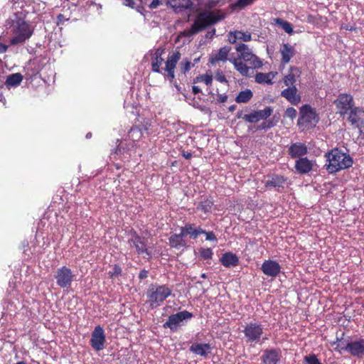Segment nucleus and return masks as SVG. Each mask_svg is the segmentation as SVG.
Returning <instances> with one entry per match:
<instances>
[{
  "label": "nucleus",
  "instance_id": "39448f33",
  "mask_svg": "<svg viewBox=\"0 0 364 364\" xmlns=\"http://www.w3.org/2000/svg\"><path fill=\"white\" fill-rule=\"evenodd\" d=\"M325 164L327 172L335 174L337 172L350 168L353 164L352 157L338 148H335L325 154Z\"/></svg>",
  "mask_w": 364,
  "mask_h": 364
},
{
  "label": "nucleus",
  "instance_id": "5701e85b",
  "mask_svg": "<svg viewBox=\"0 0 364 364\" xmlns=\"http://www.w3.org/2000/svg\"><path fill=\"white\" fill-rule=\"evenodd\" d=\"M163 53L164 49L157 48L152 55L151 70L154 73H161V65L164 62Z\"/></svg>",
  "mask_w": 364,
  "mask_h": 364
},
{
  "label": "nucleus",
  "instance_id": "3c124183",
  "mask_svg": "<svg viewBox=\"0 0 364 364\" xmlns=\"http://www.w3.org/2000/svg\"><path fill=\"white\" fill-rule=\"evenodd\" d=\"M161 4V0H152L151 4L149 5V9H155Z\"/></svg>",
  "mask_w": 364,
  "mask_h": 364
},
{
  "label": "nucleus",
  "instance_id": "f8f14e48",
  "mask_svg": "<svg viewBox=\"0 0 364 364\" xmlns=\"http://www.w3.org/2000/svg\"><path fill=\"white\" fill-rule=\"evenodd\" d=\"M181 54L179 51H173L168 55L165 62V68H163L164 70V75L171 82L175 78L174 70L178 62L181 59Z\"/></svg>",
  "mask_w": 364,
  "mask_h": 364
},
{
  "label": "nucleus",
  "instance_id": "f257e3e1",
  "mask_svg": "<svg viewBox=\"0 0 364 364\" xmlns=\"http://www.w3.org/2000/svg\"><path fill=\"white\" fill-rule=\"evenodd\" d=\"M27 14L28 12L21 7L20 11H15L8 19V24L13 34L10 40L11 45L21 44L33 35V29L26 21Z\"/></svg>",
  "mask_w": 364,
  "mask_h": 364
},
{
  "label": "nucleus",
  "instance_id": "9b49d317",
  "mask_svg": "<svg viewBox=\"0 0 364 364\" xmlns=\"http://www.w3.org/2000/svg\"><path fill=\"white\" fill-rule=\"evenodd\" d=\"M74 277L72 270L66 266L58 268L55 274L57 284L63 289L70 287Z\"/></svg>",
  "mask_w": 364,
  "mask_h": 364
},
{
  "label": "nucleus",
  "instance_id": "09e8293b",
  "mask_svg": "<svg viewBox=\"0 0 364 364\" xmlns=\"http://www.w3.org/2000/svg\"><path fill=\"white\" fill-rule=\"evenodd\" d=\"M275 125V123L269 119V120H266L264 122H263L259 127H258V129H270L272 127H273Z\"/></svg>",
  "mask_w": 364,
  "mask_h": 364
},
{
  "label": "nucleus",
  "instance_id": "c9c22d12",
  "mask_svg": "<svg viewBox=\"0 0 364 364\" xmlns=\"http://www.w3.org/2000/svg\"><path fill=\"white\" fill-rule=\"evenodd\" d=\"M274 24L281 26L283 30L288 34H291L294 32L291 23L280 18H274Z\"/></svg>",
  "mask_w": 364,
  "mask_h": 364
},
{
  "label": "nucleus",
  "instance_id": "72a5a7b5",
  "mask_svg": "<svg viewBox=\"0 0 364 364\" xmlns=\"http://www.w3.org/2000/svg\"><path fill=\"white\" fill-rule=\"evenodd\" d=\"M274 76V75L272 73H258L255 75V81L257 83L272 84V79H273Z\"/></svg>",
  "mask_w": 364,
  "mask_h": 364
},
{
  "label": "nucleus",
  "instance_id": "ea45409f",
  "mask_svg": "<svg viewBox=\"0 0 364 364\" xmlns=\"http://www.w3.org/2000/svg\"><path fill=\"white\" fill-rule=\"evenodd\" d=\"M257 0H237L234 4V7L239 9H244L245 8L252 5Z\"/></svg>",
  "mask_w": 364,
  "mask_h": 364
},
{
  "label": "nucleus",
  "instance_id": "2eb2a0df",
  "mask_svg": "<svg viewBox=\"0 0 364 364\" xmlns=\"http://www.w3.org/2000/svg\"><path fill=\"white\" fill-rule=\"evenodd\" d=\"M105 341L106 338L104 329L100 326H95L90 339L91 346L94 350L100 351L105 348Z\"/></svg>",
  "mask_w": 364,
  "mask_h": 364
},
{
  "label": "nucleus",
  "instance_id": "2f4dec72",
  "mask_svg": "<svg viewBox=\"0 0 364 364\" xmlns=\"http://www.w3.org/2000/svg\"><path fill=\"white\" fill-rule=\"evenodd\" d=\"M213 206V200L210 198H205L198 203V205L196 207V210L203 212L205 215H208L212 213Z\"/></svg>",
  "mask_w": 364,
  "mask_h": 364
},
{
  "label": "nucleus",
  "instance_id": "13d9d810",
  "mask_svg": "<svg viewBox=\"0 0 364 364\" xmlns=\"http://www.w3.org/2000/svg\"><path fill=\"white\" fill-rule=\"evenodd\" d=\"M192 90L195 95L198 94L201 92L200 88L198 86H196V85H193L192 87Z\"/></svg>",
  "mask_w": 364,
  "mask_h": 364
},
{
  "label": "nucleus",
  "instance_id": "4c0bfd02",
  "mask_svg": "<svg viewBox=\"0 0 364 364\" xmlns=\"http://www.w3.org/2000/svg\"><path fill=\"white\" fill-rule=\"evenodd\" d=\"M258 119H267L273 112L271 107H266L264 109L256 111Z\"/></svg>",
  "mask_w": 364,
  "mask_h": 364
},
{
  "label": "nucleus",
  "instance_id": "4468645a",
  "mask_svg": "<svg viewBox=\"0 0 364 364\" xmlns=\"http://www.w3.org/2000/svg\"><path fill=\"white\" fill-rule=\"evenodd\" d=\"M264 181L267 188H274L276 191L282 193L285 189L287 178L279 174H272L266 176Z\"/></svg>",
  "mask_w": 364,
  "mask_h": 364
},
{
  "label": "nucleus",
  "instance_id": "aec40b11",
  "mask_svg": "<svg viewBox=\"0 0 364 364\" xmlns=\"http://www.w3.org/2000/svg\"><path fill=\"white\" fill-rule=\"evenodd\" d=\"M313 166L314 163L312 161L306 157H303L296 161L294 168L299 174H306L312 170Z\"/></svg>",
  "mask_w": 364,
  "mask_h": 364
},
{
  "label": "nucleus",
  "instance_id": "6e6d98bb",
  "mask_svg": "<svg viewBox=\"0 0 364 364\" xmlns=\"http://www.w3.org/2000/svg\"><path fill=\"white\" fill-rule=\"evenodd\" d=\"M57 20H58L57 23L60 24V23H63V21H65L66 19L65 18L64 15L60 14L58 15Z\"/></svg>",
  "mask_w": 364,
  "mask_h": 364
},
{
  "label": "nucleus",
  "instance_id": "680f3d73",
  "mask_svg": "<svg viewBox=\"0 0 364 364\" xmlns=\"http://www.w3.org/2000/svg\"><path fill=\"white\" fill-rule=\"evenodd\" d=\"M14 364H27V363L26 362H24V361H18V362H17V363H16Z\"/></svg>",
  "mask_w": 364,
  "mask_h": 364
},
{
  "label": "nucleus",
  "instance_id": "473e14b6",
  "mask_svg": "<svg viewBox=\"0 0 364 364\" xmlns=\"http://www.w3.org/2000/svg\"><path fill=\"white\" fill-rule=\"evenodd\" d=\"M253 97V93L250 89L240 91L237 97H235V102L237 103H247Z\"/></svg>",
  "mask_w": 364,
  "mask_h": 364
},
{
  "label": "nucleus",
  "instance_id": "1a4fd4ad",
  "mask_svg": "<svg viewBox=\"0 0 364 364\" xmlns=\"http://www.w3.org/2000/svg\"><path fill=\"white\" fill-rule=\"evenodd\" d=\"M242 332L247 343H257L264 333V326L258 322H250L245 326Z\"/></svg>",
  "mask_w": 364,
  "mask_h": 364
},
{
  "label": "nucleus",
  "instance_id": "bf43d9fd",
  "mask_svg": "<svg viewBox=\"0 0 364 364\" xmlns=\"http://www.w3.org/2000/svg\"><path fill=\"white\" fill-rule=\"evenodd\" d=\"M215 29L213 28L212 31L208 32L206 36L212 38L213 36H215Z\"/></svg>",
  "mask_w": 364,
  "mask_h": 364
},
{
  "label": "nucleus",
  "instance_id": "0e129e2a",
  "mask_svg": "<svg viewBox=\"0 0 364 364\" xmlns=\"http://www.w3.org/2000/svg\"><path fill=\"white\" fill-rule=\"evenodd\" d=\"M234 109H235V106H232L230 107V110H234Z\"/></svg>",
  "mask_w": 364,
  "mask_h": 364
},
{
  "label": "nucleus",
  "instance_id": "a18cd8bd",
  "mask_svg": "<svg viewBox=\"0 0 364 364\" xmlns=\"http://www.w3.org/2000/svg\"><path fill=\"white\" fill-rule=\"evenodd\" d=\"M297 112L294 107H288L285 112H284V117L289 118L291 119H294L296 117Z\"/></svg>",
  "mask_w": 364,
  "mask_h": 364
},
{
  "label": "nucleus",
  "instance_id": "69168bd1",
  "mask_svg": "<svg viewBox=\"0 0 364 364\" xmlns=\"http://www.w3.org/2000/svg\"><path fill=\"white\" fill-rule=\"evenodd\" d=\"M241 114H242V112L238 113V114H237V117H238V118H240V117H241Z\"/></svg>",
  "mask_w": 364,
  "mask_h": 364
},
{
  "label": "nucleus",
  "instance_id": "423d86ee",
  "mask_svg": "<svg viewBox=\"0 0 364 364\" xmlns=\"http://www.w3.org/2000/svg\"><path fill=\"white\" fill-rule=\"evenodd\" d=\"M319 121V117L314 108L306 104L299 108V117L297 120V126L301 131L308 130L316 127Z\"/></svg>",
  "mask_w": 364,
  "mask_h": 364
},
{
  "label": "nucleus",
  "instance_id": "20e7f679",
  "mask_svg": "<svg viewBox=\"0 0 364 364\" xmlns=\"http://www.w3.org/2000/svg\"><path fill=\"white\" fill-rule=\"evenodd\" d=\"M225 16L220 11H202L199 13L190 28L184 30L181 34L191 37L203 31L206 27L212 26L223 20Z\"/></svg>",
  "mask_w": 364,
  "mask_h": 364
},
{
  "label": "nucleus",
  "instance_id": "6e6552de",
  "mask_svg": "<svg viewBox=\"0 0 364 364\" xmlns=\"http://www.w3.org/2000/svg\"><path fill=\"white\" fill-rule=\"evenodd\" d=\"M130 235L131 237L128 240L129 246L135 249V252L138 255L150 259L151 258V252L147 245V239L140 236L135 230H132Z\"/></svg>",
  "mask_w": 364,
  "mask_h": 364
},
{
  "label": "nucleus",
  "instance_id": "c85d7f7f",
  "mask_svg": "<svg viewBox=\"0 0 364 364\" xmlns=\"http://www.w3.org/2000/svg\"><path fill=\"white\" fill-rule=\"evenodd\" d=\"M168 4L176 12H180L191 9L193 5L191 0H168Z\"/></svg>",
  "mask_w": 364,
  "mask_h": 364
},
{
  "label": "nucleus",
  "instance_id": "412c9836",
  "mask_svg": "<svg viewBox=\"0 0 364 364\" xmlns=\"http://www.w3.org/2000/svg\"><path fill=\"white\" fill-rule=\"evenodd\" d=\"M279 359V349H267L262 356V360L264 364H277Z\"/></svg>",
  "mask_w": 364,
  "mask_h": 364
},
{
  "label": "nucleus",
  "instance_id": "f03ea898",
  "mask_svg": "<svg viewBox=\"0 0 364 364\" xmlns=\"http://www.w3.org/2000/svg\"><path fill=\"white\" fill-rule=\"evenodd\" d=\"M239 53L237 57L233 58L231 62L235 68L243 76H248L250 69L259 68L262 66V60L249 48L245 43H239L236 48Z\"/></svg>",
  "mask_w": 364,
  "mask_h": 364
},
{
  "label": "nucleus",
  "instance_id": "bb28decb",
  "mask_svg": "<svg viewBox=\"0 0 364 364\" xmlns=\"http://www.w3.org/2000/svg\"><path fill=\"white\" fill-rule=\"evenodd\" d=\"M185 235L183 232L181 230V232L178 234H173L169 238V245L175 249H180L181 247L186 246V241L184 239Z\"/></svg>",
  "mask_w": 364,
  "mask_h": 364
},
{
  "label": "nucleus",
  "instance_id": "6ab92c4d",
  "mask_svg": "<svg viewBox=\"0 0 364 364\" xmlns=\"http://www.w3.org/2000/svg\"><path fill=\"white\" fill-rule=\"evenodd\" d=\"M308 152V148L305 144L301 142L293 143L288 149V154L292 159L302 158Z\"/></svg>",
  "mask_w": 364,
  "mask_h": 364
},
{
  "label": "nucleus",
  "instance_id": "b1692460",
  "mask_svg": "<svg viewBox=\"0 0 364 364\" xmlns=\"http://www.w3.org/2000/svg\"><path fill=\"white\" fill-rule=\"evenodd\" d=\"M296 51L294 46L289 43H284L280 49L281 60L284 64L289 63L290 60L295 55Z\"/></svg>",
  "mask_w": 364,
  "mask_h": 364
},
{
  "label": "nucleus",
  "instance_id": "e433bc0d",
  "mask_svg": "<svg viewBox=\"0 0 364 364\" xmlns=\"http://www.w3.org/2000/svg\"><path fill=\"white\" fill-rule=\"evenodd\" d=\"M142 132L139 127H133L131 128L128 133V138L134 142L140 140L142 137Z\"/></svg>",
  "mask_w": 364,
  "mask_h": 364
},
{
  "label": "nucleus",
  "instance_id": "f3484780",
  "mask_svg": "<svg viewBox=\"0 0 364 364\" xmlns=\"http://www.w3.org/2000/svg\"><path fill=\"white\" fill-rule=\"evenodd\" d=\"M261 270L268 277H276L281 272V266L274 260L267 259L262 263Z\"/></svg>",
  "mask_w": 364,
  "mask_h": 364
},
{
  "label": "nucleus",
  "instance_id": "ddd939ff",
  "mask_svg": "<svg viewBox=\"0 0 364 364\" xmlns=\"http://www.w3.org/2000/svg\"><path fill=\"white\" fill-rule=\"evenodd\" d=\"M334 104L341 116H344L353 107V97L349 94L341 93L334 100Z\"/></svg>",
  "mask_w": 364,
  "mask_h": 364
},
{
  "label": "nucleus",
  "instance_id": "49530a36",
  "mask_svg": "<svg viewBox=\"0 0 364 364\" xmlns=\"http://www.w3.org/2000/svg\"><path fill=\"white\" fill-rule=\"evenodd\" d=\"M307 364H322L315 354L309 355L304 358Z\"/></svg>",
  "mask_w": 364,
  "mask_h": 364
},
{
  "label": "nucleus",
  "instance_id": "052dcab7",
  "mask_svg": "<svg viewBox=\"0 0 364 364\" xmlns=\"http://www.w3.org/2000/svg\"><path fill=\"white\" fill-rule=\"evenodd\" d=\"M200 277L203 278V279H206L208 277V276H207V274L205 273H203L200 275Z\"/></svg>",
  "mask_w": 364,
  "mask_h": 364
},
{
  "label": "nucleus",
  "instance_id": "c756f323",
  "mask_svg": "<svg viewBox=\"0 0 364 364\" xmlns=\"http://www.w3.org/2000/svg\"><path fill=\"white\" fill-rule=\"evenodd\" d=\"M345 333H342L341 337L336 336V341L331 342V346L333 347L334 350L337 352H348V348L346 346L348 345L350 341H346L343 339Z\"/></svg>",
  "mask_w": 364,
  "mask_h": 364
},
{
  "label": "nucleus",
  "instance_id": "58836bf2",
  "mask_svg": "<svg viewBox=\"0 0 364 364\" xmlns=\"http://www.w3.org/2000/svg\"><path fill=\"white\" fill-rule=\"evenodd\" d=\"M193 65H194L191 64V62L188 58H183L180 63L179 68L181 72L183 74H186L191 70V67Z\"/></svg>",
  "mask_w": 364,
  "mask_h": 364
},
{
  "label": "nucleus",
  "instance_id": "4be33fe9",
  "mask_svg": "<svg viewBox=\"0 0 364 364\" xmlns=\"http://www.w3.org/2000/svg\"><path fill=\"white\" fill-rule=\"evenodd\" d=\"M181 230L185 237L189 235L192 239L198 238L200 235H202V232H204L201 227H196L194 223H186Z\"/></svg>",
  "mask_w": 364,
  "mask_h": 364
},
{
  "label": "nucleus",
  "instance_id": "864d4df0",
  "mask_svg": "<svg viewBox=\"0 0 364 364\" xmlns=\"http://www.w3.org/2000/svg\"><path fill=\"white\" fill-rule=\"evenodd\" d=\"M228 96L225 95L218 94L217 97V101L220 103H224L227 101Z\"/></svg>",
  "mask_w": 364,
  "mask_h": 364
},
{
  "label": "nucleus",
  "instance_id": "cd10ccee",
  "mask_svg": "<svg viewBox=\"0 0 364 364\" xmlns=\"http://www.w3.org/2000/svg\"><path fill=\"white\" fill-rule=\"evenodd\" d=\"M220 261L225 267H236L239 264V259L237 255L230 252L223 254Z\"/></svg>",
  "mask_w": 364,
  "mask_h": 364
},
{
  "label": "nucleus",
  "instance_id": "f704fd0d",
  "mask_svg": "<svg viewBox=\"0 0 364 364\" xmlns=\"http://www.w3.org/2000/svg\"><path fill=\"white\" fill-rule=\"evenodd\" d=\"M23 80V76L21 73H14L7 77L6 85L7 86H17Z\"/></svg>",
  "mask_w": 364,
  "mask_h": 364
},
{
  "label": "nucleus",
  "instance_id": "c03bdc74",
  "mask_svg": "<svg viewBox=\"0 0 364 364\" xmlns=\"http://www.w3.org/2000/svg\"><path fill=\"white\" fill-rule=\"evenodd\" d=\"M215 79L221 83H228V80L222 70L215 71Z\"/></svg>",
  "mask_w": 364,
  "mask_h": 364
},
{
  "label": "nucleus",
  "instance_id": "a211bd4d",
  "mask_svg": "<svg viewBox=\"0 0 364 364\" xmlns=\"http://www.w3.org/2000/svg\"><path fill=\"white\" fill-rule=\"evenodd\" d=\"M348 121L352 125L360 127L364 125V110L358 107H353L349 113Z\"/></svg>",
  "mask_w": 364,
  "mask_h": 364
},
{
  "label": "nucleus",
  "instance_id": "393cba45",
  "mask_svg": "<svg viewBox=\"0 0 364 364\" xmlns=\"http://www.w3.org/2000/svg\"><path fill=\"white\" fill-rule=\"evenodd\" d=\"M252 35L248 31H235L230 32L228 34V41L230 43L234 44L237 40H241L245 42L250 41Z\"/></svg>",
  "mask_w": 364,
  "mask_h": 364
},
{
  "label": "nucleus",
  "instance_id": "de8ad7c7",
  "mask_svg": "<svg viewBox=\"0 0 364 364\" xmlns=\"http://www.w3.org/2000/svg\"><path fill=\"white\" fill-rule=\"evenodd\" d=\"M197 80L203 81L205 85H209L212 83L213 77L210 75H203L199 77H197Z\"/></svg>",
  "mask_w": 364,
  "mask_h": 364
},
{
  "label": "nucleus",
  "instance_id": "9d476101",
  "mask_svg": "<svg viewBox=\"0 0 364 364\" xmlns=\"http://www.w3.org/2000/svg\"><path fill=\"white\" fill-rule=\"evenodd\" d=\"M193 317L192 313L184 310L168 316V320L163 324L164 328H170L171 331H176L180 326L181 323L185 320L191 319Z\"/></svg>",
  "mask_w": 364,
  "mask_h": 364
},
{
  "label": "nucleus",
  "instance_id": "e2e57ef3",
  "mask_svg": "<svg viewBox=\"0 0 364 364\" xmlns=\"http://www.w3.org/2000/svg\"><path fill=\"white\" fill-rule=\"evenodd\" d=\"M91 136H92V134H91V133H87V134H86V138H90V137H91Z\"/></svg>",
  "mask_w": 364,
  "mask_h": 364
},
{
  "label": "nucleus",
  "instance_id": "a19ab883",
  "mask_svg": "<svg viewBox=\"0 0 364 364\" xmlns=\"http://www.w3.org/2000/svg\"><path fill=\"white\" fill-rule=\"evenodd\" d=\"M200 257L204 259H210L213 255V252L211 248H201L200 250Z\"/></svg>",
  "mask_w": 364,
  "mask_h": 364
},
{
  "label": "nucleus",
  "instance_id": "37998d69",
  "mask_svg": "<svg viewBox=\"0 0 364 364\" xmlns=\"http://www.w3.org/2000/svg\"><path fill=\"white\" fill-rule=\"evenodd\" d=\"M242 118L250 123H256L259 121L256 111L253 113L245 114Z\"/></svg>",
  "mask_w": 364,
  "mask_h": 364
},
{
  "label": "nucleus",
  "instance_id": "4d7b16f0",
  "mask_svg": "<svg viewBox=\"0 0 364 364\" xmlns=\"http://www.w3.org/2000/svg\"><path fill=\"white\" fill-rule=\"evenodd\" d=\"M182 156L186 159H189L192 157V154L191 152H188V151H182Z\"/></svg>",
  "mask_w": 364,
  "mask_h": 364
},
{
  "label": "nucleus",
  "instance_id": "79ce46f5",
  "mask_svg": "<svg viewBox=\"0 0 364 364\" xmlns=\"http://www.w3.org/2000/svg\"><path fill=\"white\" fill-rule=\"evenodd\" d=\"M122 274V268L118 264H114L112 270L109 272V275L111 279L116 278Z\"/></svg>",
  "mask_w": 364,
  "mask_h": 364
},
{
  "label": "nucleus",
  "instance_id": "8fccbe9b",
  "mask_svg": "<svg viewBox=\"0 0 364 364\" xmlns=\"http://www.w3.org/2000/svg\"><path fill=\"white\" fill-rule=\"evenodd\" d=\"M203 232H202V234L205 235L206 240L213 241V242H216L218 240L215 235L214 234V232L213 231L207 232L205 230H203Z\"/></svg>",
  "mask_w": 364,
  "mask_h": 364
},
{
  "label": "nucleus",
  "instance_id": "0eeeda50",
  "mask_svg": "<svg viewBox=\"0 0 364 364\" xmlns=\"http://www.w3.org/2000/svg\"><path fill=\"white\" fill-rule=\"evenodd\" d=\"M171 289L166 285L151 284L147 291V302L151 309L159 307L170 295Z\"/></svg>",
  "mask_w": 364,
  "mask_h": 364
},
{
  "label": "nucleus",
  "instance_id": "7c9ffc66",
  "mask_svg": "<svg viewBox=\"0 0 364 364\" xmlns=\"http://www.w3.org/2000/svg\"><path fill=\"white\" fill-rule=\"evenodd\" d=\"M210 349V346L208 343H195L191 345L190 350L191 352L200 355L201 356H206L208 351Z\"/></svg>",
  "mask_w": 364,
  "mask_h": 364
},
{
  "label": "nucleus",
  "instance_id": "7ed1b4c3",
  "mask_svg": "<svg viewBox=\"0 0 364 364\" xmlns=\"http://www.w3.org/2000/svg\"><path fill=\"white\" fill-rule=\"evenodd\" d=\"M301 74V71L299 68L291 66L287 74L282 78V81L287 87L281 92L280 95L294 106H297L301 101V97L295 85Z\"/></svg>",
  "mask_w": 364,
  "mask_h": 364
},
{
  "label": "nucleus",
  "instance_id": "5fc2aeb1",
  "mask_svg": "<svg viewBox=\"0 0 364 364\" xmlns=\"http://www.w3.org/2000/svg\"><path fill=\"white\" fill-rule=\"evenodd\" d=\"M8 50V46L0 42V53H4Z\"/></svg>",
  "mask_w": 364,
  "mask_h": 364
},
{
  "label": "nucleus",
  "instance_id": "603ef678",
  "mask_svg": "<svg viewBox=\"0 0 364 364\" xmlns=\"http://www.w3.org/2000/svg\"><path fill=\"white\" fill-rule=\"evenodd\" d=\"M149 272L146 269H141L139 274V279L140 280L144 279L148 277Z\"/></svg>",
  "mask_w": 364,
  "mask_h": 364
},
{
  "label": "nucleus",
  "instance_id": "dca6fc26",
  "mask_svg": "<svg viewBox=\"0 0 364 364\" xmlns=\"http://www.w3.org/2000/svg\"><path fill=\"white\" fill-rule=\"evenodd\" d=\"M348 348V353L358 358H364V338H358L351 341L346 346Z\"/></svg>",
  "mask_w": 364,
  "mask_h": 364
},
{
  "label": "nucleus",
  "instance_id": "a878e982",
  "mask_svg": "<svg viewBox=\"0 0 364 364\" xmlns=\"http://www.w3.org/2000/svg\"><path fill=\"white\" fill-rule=\"evenodd\" d=\"M230 51V48L228 46L220 48L218 52L210 56L209 62L212 65H215L218 63L223 61L225 62L228 59V53Z\"/></svg>",
  "mask_w": 364,
  "mask_h": 364
}]
</instances>
